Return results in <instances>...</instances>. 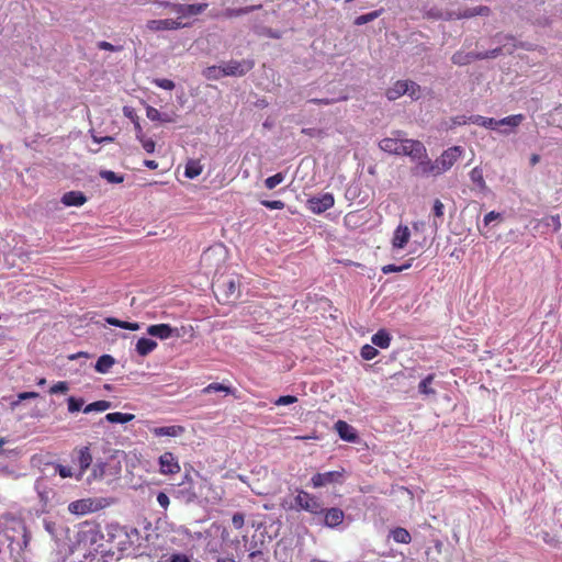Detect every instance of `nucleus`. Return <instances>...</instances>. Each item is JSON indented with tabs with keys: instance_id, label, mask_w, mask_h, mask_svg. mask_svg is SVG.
Here are the masks:
<instances>
[{
	"instance_id": "25",
	"label": "nucleus",
	"mask_w": 562,
	"mask_h": 562,
	"mask_svg": "<svg viewBox=\"0 0 562 562\" xmlns=\"http://www.w3.org/2000/svg\"><path fill=\"white\" fill-rule=\"evenodd\" d=\"M115 359L110 355H103L99 357L94 369L99 373H106L114 366Z\"/></svg>"
},
{
	"instance_id": "10",
	"label": "nucleus",
	"mask_w": 562,
	"mask_h": 562,
	"mask_svg": "<svg viewBox=\"0 0 562 562\" xmlns=\"http://www.w3.org/2000/svg\"><path fill=\"white\" fill-rule=\"evenodd\" d=\"M404 139L405 138H403V132L395 131L392 133V136L381 139L379 147L381 150L387 154L402 156L405 146Z\"/></svg>"
},
{
	"instance_id": "1",
	"label": "nucleus",
	"mask_w": 562,
	"mask_h": 562,
	"mask_svg": "<svg viewBox=\"0 0 562 562\" xmlns=\"http://www.w3.org/2000/svg\"><path fill=\"white\" fill-rule=\"evenodd\" d=\"M76 539L77 546L86 551V557L104 552L105 536L101 525L95 520L80 524Z\"/></svg>"
},
{
	"instance_id": "57",
	"label": "nucleus",
	"mask_w": 562,
	"mask_h": 562,
	"mask_svg": "<svg viewBox=\"0 0 562 562\" xmlns=\"http://www.w3.org/2000/svg\"><path fill=\"white\" fill-rule=\"evenodd\" d=\"M157 502L164 509H167L170 504L168 495L164 492L158 493Z\"/></svg>"
},
{
	"instance_id": "38",
	"label": "nucleus",
	"mask_w": 562,
	"mask_h": 562,
	"mask_svg": "<svg viewBox=\"0 0 562 562\" xmlns=\"http://www.w3.org/2000/svg\"><path fill=\"white\" fill-rule=\"evenodd\" d=\"M407 83V91L405 94H407L413 100H418L422 95L420 86H418L416 82L411 80H405Z\"/></svg>"
},
{
	"instance_id": "35",
	"label": "nucleus",
	"mask_w": 562,
	"mask_h": 562,
	"mask_svg": "<svg viewBox=\"0 0 562 562\" xmlns=\"http://www.w3.org/2000/svg\"><path fill=\"white\" fill-rule=\"evenodd\" d=\"M434 381V374H428L425 379H423L418 385L419 393L424 395H434L436 391L430 386Z\"/></svg>"
},
{
	"instance_id": "30",
	"label": "nucleus",
	"mask_w": 562,
	"mask_h": 562,
	"mask_svg": "<svg viewBox=\"0 0 562 562\" xmlns=\"http://www.w3.org/2000/svg\"><path fill=\"white\" fill-rule=\"evenodd\" d=\"M262 5L261 4H258V5H249V7H245V8H239V9H226L224 12H223V15L225 18H237V16H240V15H244V14H247V13H250L255 10H258L260 9Z\"/></svg>"
},
{
	"instance_id": "18",
	"label": "nucleus",
	"mask_w": 562,
	"mask_h": 562,
	"mask_svg": "<svg viewBox=\"0 0 562 562\" xmlns=\"http://www.w3.org/2000/svg\"><path fill=\"white\" fill-rule=\"evenodd\" d=\"M411 237V232L407 226L400 225L393 235L392 245L393 248L402 249L408 243Z\"/></svg>"
},
{
	"instance_id": "31",
	"label": "nucleus",
	"mask_w": 562,
	"mask_h": 562,
	"mask_svg": "<svg viewBox=\"0 0 562 562\" xmlns=\"http://www.w3.org/2000/svg\"><path fill=\"white\" fill-rule=\"evenodd\" d=\"M392 539L397 543H409L412 540L411 533L402 527H397L391 531Z\"/></svg>"
},
{
	"instance_id": "53",
	"label": "nucleus",
	"mask_w": 562,
	"mask_h": 562,
	"mask_svg": "<svg viewBox=\"0 0 562 562\" xmlns=\"http://www.w3.org/2000/svg\"><path fill=\"white\" fill-rule=\"evenodd\" d=\"M146 115L150 121H159L161 119V113L154 106H146Z\"/></svg>"
},
{
	"instance_id": "5",
	"label": "nucleus",
	"mask_w": 562,
	"mask_h": 562,
	"mask_svg": "<svg viewBox=\"0 0 562 562\" xmlns=\"http://www.w3.org/2000/svg\"><path fill=\"white\" fill-rule=\"evenodd\" d=\"M346 479L345 469L328 471L324 473H316L311 479V485L314 488L325 487L329 485L341 484Z\"/></svg>"
},
{
	"instance_id": "54",
	"label": "nucleus",
	"mask_w": 562,
	"mask_h": 562,
	"mask_svg": "<svg viewBox=\"0 0 562 562\" xmlns=\"http://www.w3.org/2000/svg\"><path fill=\"white\" fill-rule=\"evenodd\" d=\"M56 472L60 475V477L63 479H66V477H71L72 476V470L70 467H66V465H63V464H57L56 465Z\"/></svg>"
},
{
	"instance_id": "34",
	"label": "nucleus",
	"mask_w": 562,
	"mask_h": 562,
	"mask_svg": "<svg viewBox=\"0 0 562 562\" xmlns=\"http://www.w3.org/2000/svg\"><path fill=\"white\" fill-rule=\"evenodd\" d=\"M224 66H211L203 71V76L209 80H217L225 77Z\"/></svg>"
},
{
	"instance_id": "55",
	"label": "nucleus",
	"mask_w": 562,
	"mask_h": 562,
	"mask_svg": "<svg viewBox=\"0 0 562 562\" xmlns=\"http://www.w3.org/2000/svg\"><path fill=\"white\" fill-rule=\"evenodd\" d=\"M432 212L436 218H441L443 216L445 205L441 203L440 200H436L434 202Z\"/></svg>"
},
{
	"instance_id": "45",
	"label": "nucleus",
	"mask_w": 562,
	"mask_h": 562,
	"mask_svg": "<svg viewBox=\"0 0 562 562\" xmlns=\"http://www.w3.org/2000/svg\"><path fill=\"white\" fill-rule=\"evenodd\" d=\"M101 177L109 181L110 183H121L124 180L123 176H119L117 173L111 170L102 171Z\"/></svg>"
},
{
	"instance_id": "59",
	"label": "nucleus",
	"mask_w": 562,
	"mask_h": 562,
	"mask_svg": "<svg viewBox=\"0 0 562 562\" xmlns=\"http://www.w3.org/2000/svg\"><path fill=\"white\" fill-rule=\"evenodd\" d=\"M501 217V214L495 212V211H491L488 212L485 216H484V224L485 225H490L492 222H494L495 220H498Z\"/></svg>"
},
{
	"instance_id": "46",
	"label": "nucleus",
	"mask_w": 562,
	"mask_h": 562,
	"mask_svg": "<svg viewBox=\"0 0 562 562\" xmlns=\"http://www.w3.org/2000/svg\"><path fill=\"white\" fill-rule=\"evenodd\" d=\"M378 15H379L378 11H372L367 14H362V15L356 18V20L353 21V24L363 25V24L376 19Z\"/></svg>"
},
{
	"instance_id": "43",
	"label": "nucleus",
	"mask_w": 562,
	"mask_h": 562,
	"mask_svg": "<svg viewBox=\"0 0 562 562\" xmlns=\"http://www.w3.org/2000/svg\"><path fill=\"white\" fill-rule=\"evenodd\" d=\"M202 171V168L196 162H190L186 166L184 175L189 179L196 178Z\"/></svg>"
},
{
	"instance_id": "14",
	"label": "nucleus",
	"mask_w": 562,
	"mask_h": 562,
	"mask_svg": "<svg viewBox=\"0 0 562 562\" xmlns=\"http://www.w3.org/2000/svg\"><path fill=\"white\" fill-rule=\"evenodd\" d=\"M254 61L248 59L229 60L224 65L226 76H244L254 68Z\"/></svg>"
},
{
	"instance_id": "37",
	"label": "nucleus",
	"mask_w": 562,
	"mask_h": 562,
	"mask_svg": "<svg viewBox=\"0 0 562 562\" xmlns=\"http://www.w3.org/2000/svg\"><path fill=\"white\" fill-rule=\"evenodd\" d=\"M213 392H225L227 394H231V393H233V390L229 386H226V385H224L222 383H217V382L211 383L202 390V393H204V394H210Z\"/></svg>"
},
{
	"instance_id": "28",
	"label": "nucleus",
	"mask_w": 562,
	"mask_h": 562,
	"mask_svg": "<svg viewBox=\"0 0 562 562\" xmlns=\"http://www.w3.org/2000/svg\"><path fill=\"white\" fill-rule=\"evenodd\" d=\"M469 121L472 124H476L491 130H495L497 127L496 120L492 117H485L482 115H470Z\"/></svg>"
},
{
	"instance_id": "51",
	"label": "nucleus",
	"mask_w": 562,
	"mask_h": 562,
	"mask_svg": "<svg viewBox=\"0 0 562 562\" xmlns=\"http://www.w3.org/2000/svg\"><path fill=\"white\" fill-rule=\"evenodd\" d=\"M232 524L235 529H241L245 525V515L243 513H235L232 517Z\"/></svg>"
},
{
	"instance_id": "3",
	"label": "nucleus",
	"mask_w": 562,
	"mask_h": 562,
	"mask_svg": "<svg viewBox=\"0 0 562 562\" xmlns=\"http://www.w3.org/2000/svg\"><path fill=\"white\" fill-rule=\"evenodd\" d=\"M227 251L223 244H216L204 250L200 258V266L204 273H216L225 263Z\"/></svg>"
},
{
	"instance_id": "7",
	"label": "nucleus",
	"mask_w": 562,
	"mask_h": 562,
	"mask_svg": "<svg viewBox=\"0 0 562 562\" xmlns=\"http://www.w3.org/2000/svg\"><path fill=\"white\" fill-rule=\"evenodd\" d=\"M294 502H295V506L299 509L308 512L311 514L317 515V514H322L324 512L319 499L316 496H314L303 490L297 492V495L295 496Z\"/></svg>"
},
{
	"instance_id": "12",
	"label": "nucleus",
	"mask_w": 562,
	"mask_h": 562,
	"mask_svg": "<svg viewBox=\"0 0 562 562\" xmlns=\"http://www.w3.org/2000/svg\"><path fill=\"white\" fill-rule=\"evenodd\" d=\"M158 464H159V472L162 475L177 474L181 470L178 459L170 451H166L159 457Z\"/></svg>"
},
{
	"instance_id": "47",
	"label": "nucleus",
	"mask_w": 562,
	"mask_h": 562,
	"mask_svg": "<svg viewBox=\"0 0 562 562\" xmlns=\"http://www.w3.org/2000/svg\"><path fill=\"white\" fill-rule=\"evenodd\" d=\"M157 87L165 89V90H173L175 89V82L170 79L166 78H156L153 81Z\"/></svg>"
},
{
	"instance_id": "39",
	"label": "nucleus",
	"mask_w": 562,
	"mask_h": 562,
	"mask_svg": "<svg viewBox=\"0 0 562 562\" xmlns=\"http://www.w3.org/2000/svg\"><path fill=\"white\" fill-rule=\"evenodd\" d=\"M284 180V176L282 172H278L271 177H268L266 180H265V186L267 189L269 190H272L274 189L277 186H279L281 182H283Z\"/></svg>"
},
{
	"instance_id": "60",
	"label": "nucleus",
	"mask_w": 562,
	"mask_h": 562,
	"mask_svg": "<svg viewBox=\"0 0 562 562\" xmlns=\"http://www.w3.org/2000/svg\"><path fill=\"white\" fill-rule=\"evenodd\" d=\"M120 328L128 329V330H138L139 324L138 323H130L125 321H121Z\"/></svg>"
},
{
	"instance_id": "17",
	"label": "nucleus",
	"mask_w": 562,
	"mask_h": 562,
	"mask_svg": "<svg viewBox=\"0 0 562 562\" xmlns=\"http://www.w3.org/2000/svg\"><path fill=\"white\" fill-rule=\"evenodd\" d=\"M186 431V428L181 425H172V426H161V427H154L150 429V432L155 437H179L183 435Z\"/></svg>"
},
{
	"instance_id": "15",
	"label": "nucleus",
	"mask_w": 562,
	"mask_h": 562,
	"mask_svg": "<svg viewBox=\"0 0 562 562\" xmlns=\"http://www.w3.org/2000/svg\"><path fill=\"white\" fill-rule=\"evenodd\" d=\"M334 205V196L330 193H325L321 196H313L307 201L308 209L315 213L319 214Z\"/></svg>"
},
{
	"instance_id": "56",
	"label": "nucleus",
	"mask_w": 562,
	"mask_h": 562,
	"mask_svg": "<svg viewBox=\"0 0 562 562\" xmlns=\"http://www.w3.org/2000/svg\"><path fill=\"white\" fill-rule=\"evenodd\" d=\"M36 397H38V393L36 392H22L18 394V401L14 402L13 405H18L21 401Z\"/></svg>"
},
{
	"instance_id": "49",
	"label": "nucleus",
	"mask_w": 562,
	"mask_h": 562,
	"mask_svg": "<svg viewBox=\"0 0 562 562\" xmlns=\"http://www.w3.org/2000/svg\"><path fill=\"white\" fill-rule=\"evenodd\" d=\"M261 204L270 210H282L285 206L284 202L281 200H262Z\"/></svg>"
},
{
	"instance_id": "19",
	"label": "nucleus",
	"mask_w": 562,
	"mask_h": 562,
	"mask_svg": "<svg viewBox=\"0 0 562 562\" xmlns=\"http://www.w3.org/2000/svg\"><path fill=\"white\" fill-rule=\"evenodd\" d=\"M86 201V195L80 191L66 192L61 198V202L67 206H80L85 204Z\"/></svg>"
},
{
	"instance_id": "20",
	"label": "nucleus",
	"mask_w": 562,
	"mask_h": 562,
	"mask_svg": "<svg viewBox=\"0 0 562 562\" xmlns=\"http://www.w3.org/2000/svg\"><path fill=\"white\" fill-rule=\"evenodd\" d=\"M407 91V83L405 80L396 81L392 87L386 90V98L390 101L397 100L402 95H404Z\"/></svg>"
},
{
	"instance_id": "41",
	"label": "nucleus",
	"mask_w": 562,
	"mask_h": 562,
	"mask_svg": "<svg viewBox=\"0 0 562 562\" xmlns=\"http://www.w3.org/2000/svg\"><path fill=\"white\" fill-rule=\"evenodd\" d=\"M378 353L379 351L376 350L374 345H364L360 350V355L364 360H372L378 356Z\"/></svg>"
},
{
	"instance_id": "21",
	"label": "nucleus",
	"mask_w": 562,
	"mask_h": 562,
	"mask_svg": "<svg viewBox=\"0 0 562 562\" xmlns=\"http://www.w3.org/2000/svg\"><path fill=\"white\" fill-rule=\"evenodd\" d=\"M344 513L339 508H330L325 512V525L328 527H336L342 522Z\"/></svg>"
},
{
	"instance_id": "8",
	"label": "nucleus",
	"mask_w": 562,
	"mask_h": 562,
	"mask_svg": "<svg viewBox=\"0 0 562 562\" xmlns=\"http://www.w3.org/2000/svg\"><path fill=\"white\" fill-rule=\"evenodd\" d=\"M501 54V48H494L491 50L480 52V53H463V52H457L452 55L451 60L453 64L463 66L468 65L473 60L476 59H487V58H495Z\"/></svg>"
},
{
	"instance_id": "4",
	"label": "nucleus",
	"mask_w": 562,
	"mask_h": 562,
	"mask_svg": "<svg viewBox=\"0 0 562 562\" xmlns=\"http://www.w3.org/2000/svg\"><path fill=\"white\" fill-rule=\"evenodd\" d=\"M213 291L220 302L231 303L240 296V282L236 277H221L213 282Z\"/></svg>"
},
{
	"instance_id": "27",
	"label": "nucleus",
	"mask_w": 562,
	"mask_h": 562,
	"mask_svg": "<svg viewBox=\"0 0 562 562\" xmlns=\"http://www.w3.org/2000/svg\"><path fill=\"white\" fill-rule=\"evenodd\" d=\"M470 179L475 184L476 189L480 191H485L487 189L484 177H483V170L480 167H474L470 172Z\"/></svg>"
},
{
	"instance_id": "11",
	"label": "nucleus",
	"mask_w": 562,
	"mask_h": 562,
	"mask_svg": "<svg viewBox=\"0 0 562 562\" xmlns=\"http://www.w3.org/2000/svg\"><path fill=\"white\" fill-rule=\"evenodd\" d=\"M101 508H103L102 502L93 498L78 499L68 505V510L75 515H86L98 512Z\"/></svg>"
},
{
	"instance_id": "9",
	"label": "nucleus",
	"mask_w": 562,
	"mask_h": 562,
	"mask_svg": "<svg viewBox=\"0 0 562 562\" xmlns=\"http://www.w3.org/2000/svg\"><path fill=\"white\" fill-rule=\"evenodd\" d=\"M404 149L402 156H408L413 161L419 166L424 160H429L427 149L424 144L416 139H404Z\"/></svg>"
},
{
	"instance_id": "50",
	"label": "nucleus",
	"mask_w": 562,
	"mask_h": 562,
	"mask_svg": "<svg viewBox=\"0 0 562 562\" xmlns=\"http://www.w3.org/2000/svg\"><path fill=\"white\" fill-rule=\"evenodd\" d=\"M69 390V385L65 381H59L49 389L50 394L66 393Z\"/></svg>"
},
{
	"instance_id": "64",
	"label": "nucleus",
	"mask_w": 562,
	"mask_h": 562,
	"mask_svg": "<svg viewBox=\"0 0 562 562\" xmlns=\"http://www.w3.org/2000/svg\"><path fill=\"white\" fill-rule=\"evenodd\" d=\"M181 484H188V485L192 486L193 480H192L190 472L184 473Z\"/></svg>"
},
{
	"instance_id": "44",
	"label": "nucleus",
	"mask_w": 562,
	"mask_h": 562,
	"mask_svg": "<svg viewBox=\"0 0 562 562\" xmlns=\"http://www.w3.org/2000/svg\"><path fill=\"white\" fill-rule=\"evenodd\" d=\"M67 402H68V411L70 413L79 412L85 404L83 398H76L74 396L68 397Z\"/></svg>"
},
{
	"instance_id": "36",
	"label": "nucleus",
	"mask_w": 562,
	"mask_h": 562,
	"mask_svg": "<svg viewBox=\"0 0 562 562\" xmlns=\"http://www.w3.org/2000/svg\"><path fill=\"white\" fill-rule=\"evenodd\" d=\"M335 429L337 430L338 435L341 439L346 441H351V430L349 425L344 420H338L335 424Z\"/></svg>"
},
{
	"instance_id": "2",
	"label": "nucleus",
	"mask_w": 562,
	"mask_h": 562,
	"mask_svg": "<svg viewBox=\"0 0 562 562\" xmlns=\"http://www.w3.org/2000/svg\"><path fill=\"white\" fill-rule=\"evenodd\" d=\"M463 154L461 146H452L443 150L436 160H424L415 166L414 173L422 177H438L451 169Z\"/></svg>"
},
{
	"instance_id": "61",
	"label": "nucleus",
	"mask_w": 562,
	"mask_h": 562,
	"mask_svg": "<svg viewBox=\"0 0 562 562\" xmlns=\"http://www.w3.org/2000/svg\"><path fill=\"white\" fill-rule=\"evenodd\" d=\"M104 464L103 463H100V464H95L94 468H93V472H92V475L94 479H100L103 476L104 474Z\"/></svg>"
},
{
	"instance_id": "6",
	"label": "nucleus",
	"mask_w": 562,
	"mask_h": 562,
	"mask_svg": "<svg viewBox=\"0 0 562 562\" xmlns=\"http://www.w3.org/2000/svg\"><path fill=\"white\" fill-rule=\"evenodd\" d=\"M165 8L170 9L175 12L178 18L176 20L181 21L184 18H190L194 15H199L207 8V3H195V4H182V3H173V2H162Z\"/></svg>"
},
{
	"instance_id": "63",
	"label": "nucleus",
	"mask_w": 562,
	"mask_h": 562,
	"mask_svg": "<svg viewBox=\"0 0 562 562\" xmlns=\"http://www.w3.org/2000/svg\"><path fill=\"white\" fill-rule=\"evenodd\" d=\"M171 562H190L184 554H175L171 557Z\"/></svg>"
},
{
	"instance_id": "26",
	"label": "nucleus",
	"mask_w": 562,
	"mask_h": 562,
	"mask_svg": "<svg viewBox=\"0 0 562 562\" xmlns=\"http://www.w3.org/2000/svg\"><path fill=\"white\" fill-rule=\"evenodd\" d=\"M525 116L522 114H514L506 116L501 120H496L497 126H507L510 130L516 128L524 121Z\"/></svg>"
},
{
	"instance_id": "62",
	"label": "nucleus",
	"mask_w": 562,
	"mask_h": 562,
	"mask_svg": "<svg viewBox=\"0 0 562 562\" xmlns=\"http://www.w3.org/2000/svg\"><path fill=\"white\" fill-rule=\"evenodd\" d=\"M454 124H458V125H463V124H472L470 121H469V116H465V115H462V116H457L453 121Z\"/></svg>"
},
{
	"instance_id": "24",
	"label": "nucleus",
	"mask_w": 562,
	"mask_h": 562,
	"mask_svg": "<svg viewBox=\"0 0 562 562\" xmlns=\"http://www.w3.org/2000/svg\"><path fill=\"white\" fill-rule=\"evenodd\" d=\"M157 342L149 338H139L136 342V351L139 356L145 357L157 348Z\"/></svg>"
},
{
	"instance_id": "13",
	"label": "nucleus",
	"mask_w": 562,
	"mask_h": 562,
	"mask_svg": "<svg viewBox=\"0 0 562 562\" xmlns=\"http://www.w3.org/2000/svg\"><path fill=\"white\" fill-rule=\"evenodd\" d=\"M187 25L188 24L176 19L149 20L146 23V27L151 32L175 31L186 27Z\"/></svg>"
},
{
	"instance_id": "23",
	"label": "nucleus",
	"mask_w": 562,
	"mask_h": 562,
	"mask_svg": "<svg viewBox=\"0 0 562 562\" xmlns=\"http://www.w3.org/2000/svg\"><path fill=\"white\" fill-rule=\"evenodd\" d=\"M392 337L390 333L385 329L378 330L371 338V342L382 349H386L390 347Z\"/></svg>"
},
{
	"instance_id": "52",
	"label": "nucleus",
	"mask_w": 562,
	"mask_h": 562,
	"mask_svg": "<svg viewBox=\"0 0 562 562\" xmlns=\"http://www.w3.org/2000/svg\"><path fill=\"white\" fill-rule=\"evenodd\" d=\"M411 267V263H405V265H402V266H396V265H387V266H384L382 268V271L384 273H391V272H401L405 269H408Z\"/></svg>"
},
{
	"instance_id": "48",
	"label": "nucleus",
	"mask_w": 562,
	"mask_h": 562,
	"mask_svg": "<svg viewBox=\"0 0 562 562\" xmlns=\"http://www.w3.org/2000/svg\"><path fill=\"white\" fill-rule=\"evenodd\" d=\"M297 402V397L294 395H282L274 401V405L284 406L291 405Z\"/></svg>"
},
{
	"instance_id": "16",
	"label": "nucleus",
	"mask_w": 562,
	"mask_h": 562,
	"mask_svg": "<svg viewBox=\"0 0 562 562\" xmlns=\"http://www.w3.org/2000/svg\"><path fill=\"white\" fill-rule=\"evenodd\" d=\"M177 328L171 327L169 324H155L147 328V334L159 339H168L173 336Z\"/></svg>"
},
{
	"instance_id": "22",
	"label": "nucleus",
	"mask_w": 562,
	"mask_h": 562,
	"mask_svg": "<svg viewBox=\"0 0 562 562\" xmlns=\"http://www.w3.org/2000/svg\"><path fill=\"white\" fill-rule=\"evenodd\" d=\"M78 463L80 467V473L77 476V479L80 480L82 474L88 470V468L92 463V456L88 447H83L79 450Z\"/></svg>"
},
{
	"instance_id": "40",
	"label": "nucleus",
	"mask_w": 562,
	"mask_h": 562,
	"mask_svg": "<svg viewBox=\"0 0 562 562\" xmlns=\"http://www.w3.org/2000/svg\"><path fill=\"white\" fill-rule=\"evenodd\" d=\"M547 227L552 228L554 232H558L561 228V221L559 215H550L543 217L541 221Z\"/></svg>"
},
{
	"instance_id": "42",
	"label": "nucleus",
	"mask_w": 562,
	"mask_h": 562,
	"mask_svg": "<svg viewBox=\"0 0 562 562\" xmlns=\"http://www.w3.org/2000/svg\"><path fill=\"white\" fill-rule=\"evenodd\" d=\"M136 139L142 144L146 153L151 154L155 151L156 143L151 138H147L144 133Z\"/></svg>"
},
{
	"instance_id": "58",
	"label": "nucleus",
	"mask_w": 562,
	"mask_h": 562,
	"mask_svg": "<svg viewBox=\"0 0 562 562\" xmlns=\"http://www.w3.org/2000/svg\"><path fill=\"white\" fill-rule=\"evenodd\" d=\"M98 48L103 49V50H110V52H117L121 49V47H115L114 45H112L111 43L105 42V41L99 42Z\"/></svg>"
},
{
	"instance_id": "29",
	"label": "nucleus",
	"mask_w": 562,
	"mask_h": 562,
	"mask_svg": "<svg viewBox=\"0 0 562 562\" xmlns=\"http://www.w3.org/2000/svg\"><path fill=\"white\" fill-rule=\"evenodd\" d=\"M123 114L133 122L136 137H140V134L144 132H143L138 115L136 114L135 110L132 106L126 105L123 108Z\"/></svg>"
},
{
	"instance_id": "33",
	"label": "nucleus",
	"mask_w": 562,
	"mask_h": 562,
	"mask_svg": "<svg viewBox=\"0 0 562 562\" xmlns=\"http://www.w3.org/2000/svg\"><path fill=\"white\" fill-rule=\"evenodd\" d=\"M111 407V403L105 400H100L93 403L88 404L83 408V413L88 414L91 412H105Z\"/></svg>"
},
{
	"instance_id": "32",
	"label": "nucleus",
	"mask_w": 562,
	"mask_h": 562,
	"mask_svg": "<svg viewBox=\"0 0 562 562\" xmlns=\"http://www.w3.org/2000/svg\"><path fill=\"white\" fill-rule=\"evenodd\" d=\"M134 417L135 416L133 414H126V413H120V412L109 413L105 415V419L109 423H120V424L128 423V422L133 420Z\"/></svg>"
}]
</instances>
